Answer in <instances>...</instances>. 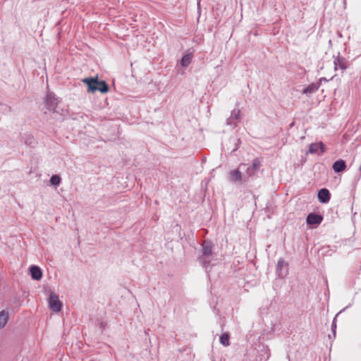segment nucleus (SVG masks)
Masks as SVG:
<instances>
[{
    "instance_id": "obj_9",
    "label": "nucleus",
    "mask_w": 361,
    "mask_h": 361,
    "mask_svg": "<svg viewBox=\"0 0 361 361\" xmlns=\"http://www.w3.org/2000/svg\"><path fill=\"white\" fill-rule=\"evenodd\" d=\"M322 216L319 214L310 213L307 217V224L309 225H318L322 221Z\"/></svg>"
},
{
    "instance_id": "obj_20",
    "label": "nucleus",
    "mask_w": 361,
    "mask_h": 361,
    "mask_svg": "<svg viewBox=\"0 0 361 361\" xmlns=\"http://www.w3.org/2000/svg\"><path fill=\"white\" fill-rule=\"evenodd\" d=\"M25 142L29 145H32L35 142L34 137L32 135H27L25 138Z\"/></svg>"
},
{
    "instance_id": "obj_7",
    "label": "nucleus",
    "mask_w": 361,
    "mask_h": 361,
    "mask_svg": "<svg viewBox=\"0 0 361 361\" xmlns=\"http://www.w3.org/2000/svg\"><path fill=\"white\" fill-rule=\"evenodd\" d=\"M276 271L280 277H283L288 274V263L282 258L278 261Z\"/></svg>"
},
{
    "instance_id": "obj_2",
    "label": "nucleus",
    "mask_w": 361,
    "mask_h": 361,
    "mask_svg": "<svg viewBox=\"0 0 361 361\" xmlns=\"http://www.w3.org/2000/svg\"><path fill=\"white\" fill-rule=\"evenodd\" d=\"M202 255L200 257V262L207 269L214 258L213 246L210 242L206 240L202 243Z\"/></svg>"
},
{
    "instance_id": "obj_5",
    "label": "nucleus",
    "mask_w": 361,
    "mask_h": 361,
    "mask_svg": "<svg viewBox=\"0 0 361 361\" xmlns=\"http://www.w3.org/2000/svg\"><path fill=\"white\" fill-rule=\"evenodd\" d=\"M260 166V161L258 159H255L252 161V166L247 167L246 169V176L250 178L254 177L256 175L257 171L259 169Z\"/></svg>"
},
{
    "instance_id": "obj_6",
    "label": "nucleus",
    "mask_w": 361,
    "mask_h": 361,
    "mask_svg": "<svg viewBox=\"0 0 361 361\" xmlns=\"http://www.w3.org/2000/svg\"><path fill=\"white\" fill-rule=\"evenodd\" d=\"M240 111L239 109H234L233 111H232L230 117L228 118L226 120L227 125L233 127L237 126L238 122L240 120Z\"/></svg>"
},
{
    "instance_id": "obj_13",
    "label": "nucleus",
    "mask_w": 361,
    "mask_h": 361,
    "mask_svg": "<svg viewBox=\"0 0 361 361\" xmlns=\"http://www.w3.org/2000/svg\"><path fill=\"white\" fill-rule=\"evenodd\" d=\"M319 149L321 150L322 153L324 152V145L322 142L311 144L309 147V152L310 154L317 153Z\"/></svg>"
},
{
    "instance_id": "obj_21",
    "label": "nucleus",
    "mask_w": 361,
    "mask_h": 361,
    "mask_svg": "<svg viewBox=\"0 0 361 361\" xmlns=\"http://www.w3.org/2000/svg\"><path fill=\"white\" fill-rule=\"evenodd\" d=\"M339 313H338L336 317H334V320H333V322H332V325H331V330L333 331V334H334V336H336V317L338 315Z\"/></svg>"
},
{
    "instance_id": "obj_3",
    "label": "nucleus",
    "mask_w": 361,
    "mask_h": 361,
    "mask_svg": "<svg viewBox=\"0 0 361 361\" xmlns=\"http://www.w3.org/2000/svg\"><path fill=\"white\" fill-rule=\"evenodd\" d=\"M44 103L47 109L53 112L56 111V107L59 103L58 99L56 97L55 94L52 92H48L45 99Z\"/></svg>"
},
{
    "instance_id": "obj_14",
    "label": "nucleus",
    "mask_w": 361,
    "mask_h": 361,
    "mask_svg": "<svg viewBox=\"0 0 361 361\" xmlns=\"http://www.w3.org/2000/svg\"><path fill=\"white\" fill-rule=\"evenodd\" d=\"M31 276L34 280H39L42 276L40 268L37 266H32L30 269Z\"/></svg>"
},
{
    "instance_id": "obj_11",
    "label": "nucleus",
    "mask_w": 361,
    "mask_h": 361,
    "mask_svg": "<svg viewBox=\"0 0 361 361\" xmlns=\"http://www.w3.org/2000/svg\"><path fill=\"white\" fill-rule=\"evenodd\" d=\"M330 192L326 188L321 189L318 192V198L319 201L322 203H326L330 200Z\"/></svg>"
},
{
    "instance_id": "obj_18",
    "label": "nucleus",
    "mask_w": 361,
    "mask_h": 361,
    "mask_svg": "<svg viewBox=\"0 0 361 361\" xmlns=\"http://www.w3.org/2000/svg\"><path fill=\"white\" fill-rule=\"evenodd\" d=\"M229 338V334L228 333H224L220 336V343L224 346H228L230 345Z\"/></svg>"
},
{
    "instance_id": "obj_8",
    "label": "nucleus",
    "mask_w": 361,
    "mask_h": 361,
    "mask_svg": "<svg viewBox=\"0 0 361 361\" xmlns=\"http://www.w3.org/2000/svg\"><path fill=\"white\" fill-rule=\"evenodd\" d=\"M228 180L232 183L241 182L243 180V173L238 169L231 171L228 173Z\"/></svg>"
},
{
    "instance_id": "obj_15",
    "label": "nucleus",
    "mask_w": 361,
    "mask_h": 361,
    "mask_svg": "<svg viewBox=\"0 0 361 361\" xmlns=\"http://www.w3.org/2000/svg\"><path fill=\"white\" fill-rule=\"evenodd\" d=\"M319 85L317 83H312L302 90V94L310 95L319 90Z\"/></svg>"
},
{
    "instance_id": "obj_17",
    "label": "nucleus",
    "mask_w": 361,
    "mask_h": 361,
    "mask_svg": "<svg viewBox=\"0 0 361 361\" xmlns=\"http://www.w3.org/2000/svg\"><path fill=\"white\" fill-rule=\"evenodd\" d=\"M192 59V54H187L184 55L180 61V64L183 67H187L189 66V64L191 63Z\"/></svg>"
},
{
    "instance_id": "obj_1",
    "label": "nucleus",
    "mask_w": 361,
    "mask_h": 361,
    "mask_svg": "<svg viewBox=\"0 0 361 361\" xmlns=\"http://www.w3.org/2000/svg\"><path fill=\"white\" fill-rule=\"evenodd\" d=\"M82 82L87 85L88 92L99 91L102 93H106L109 91V86L106 82L99 81L97 78H86L82 80Z\"/></svg>"
},
{
    "instance_id": "obj_16",
    "label": "nucleus",
    "mask_w": 361,
    "mask_h": 361,
    "mask_svg": "<svg viewBox=\"0 0 361 361\" xmlns=\"http://www.w3.org/2000/svg\"><path fill=\"white\" fill-rule=\"evenodd\" d=\"M9 319V313L6 310L0 312V329L4 328L7 324Z\"/></svg>"
},
{
    "instance_id": "obj_12",
    "label": "nucleus",
    "mask_w": 361,
    "mask_h": 361,
    "mask_svg": "<svg viewBox=\"0 0 361 361\" xmlns=\"http://www.w3.org/2000/svg\"><path fill=\"white\" fill-rule=\"evenodd\" d=\"M346 164L344 160L339 159L333 164L332 169L336 173L343 172L345 170Z\"/></svg>"
},
{
    "instance_id": "obj_4",
    "label": "nucleus",
    "mask_w": 361,
    "mask_h": 361,
    "mask_svg": "<svg viewBox=\"0 0 361 361\" xmlns=\"http://www.w3.org/2000/svg\"><path fill=\"white\" fill-rule=\"evenodd\" d=\"M48 300L49 307L52 311L55 312H59L61 311L62 304L59 299V296L55 293L51 292Z\"/></svg>"
},
{
    "instance_id": "obj_19",
    "label": "nucleus",
    "mask_w": 361,
    "mask_h": 361,
    "mask_svg": "<svg viewBox=\"0 0 361 361\" xmlns=\"http://www.w3.org/2000/svg\"><path fill=\"white\" fill-rule=\"evenodd\" d=\"M50 183L52 185L57 186L61 183V178L57 175H54L50 178Z\"/></svg>"
},
{
    "instance_id": "obj_10",
    "label": "nucleus",
    "mask_w": 361,
    "mask_h": 361,
    "mask_svg": "<svg viewBox=\"0 0 361 361\" xmlns=\"http://www.w3.org/2000/svg\"><path fill=\"white\" fill-rule=\"evenodd\" d=\"M334 63L335 70H337L339 68L342 71H344L348 66V61L343 57L336 58L334 61Z\"/></svg>"
}]
</instances>
